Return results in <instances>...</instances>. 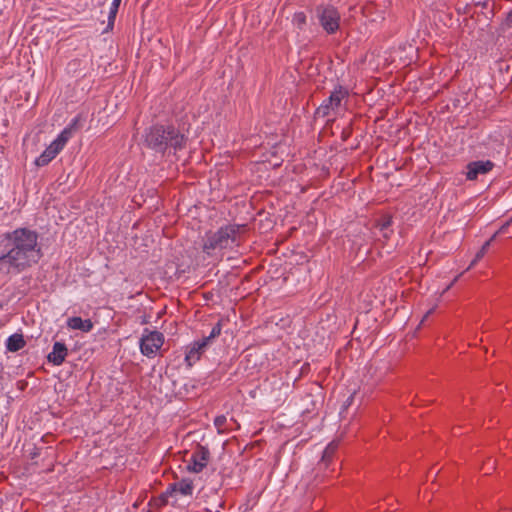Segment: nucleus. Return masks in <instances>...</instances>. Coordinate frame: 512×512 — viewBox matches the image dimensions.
<instances>
[{"label": "nucleus", "mask_w": 512, "mask_h": 512, "mask_svg": "<svg viewBox=\"0 0 512 512\" xmlns=\"http://www.w3.org/2000/svg\"><path fill=\"white\" fill-rule=\"evenodd\" d=\"M145 143L149 148L164 155L166 152L175 153L182 149L185 137L173 126H154L146 133Z\"/></svg>", "instance_id": "2"}, {"label": "nucleus", "mask_w": 512, "mask_h": 512, "mask_svg": "<svg viewBox=\"0 0 512 512\" xmlns=\"http://www.w3.org/2000/svg\"><path fill=\"white\" fill-rule=\"evenodd\" d=\"M7 252L0 256V274H19L37 263L41 257L38 235L27 228H18L3 235Z\"/></svg>", "instance_id": "1"}, {"label": "nucleus", "mask_w": 512, "mask_h": 512, "mask_svg": "<svg viewBox=\"0 0 512 512\" xmlns=\"http://www.w3.org/2000/svg\"><path fill=\"white\" fill-rule=\"evenodd\" d=\"M80 118L76 117L72 122L58 135L65 136V143L72 137L73 133L79 129Z\"/></svg>", "instance_id": "16"}, {"label": "nucleus", "mask_w": 512, "mask_h": 512, "mask_svg": "<svg viewBox=\"0 0 512 512\" xmlns=\"http://www.w3.org/2000/svg\"><path fill=\"white\" fill-rule=\"evenodd\" d=\"M459 277L460 275L456 276L454 280L450 283V285L447 286L446 290L450 289L454 285V283L459 279Z\"/></svg>", "instance_id": "28"}, {"label": "nucleus", "mask_w": 512, "mask_h": 512, "mask_svg": "<svg viewBox=\"0 0 512 512\" xmlns=\"http://www.w3.org/2000/svg\"><path fill=\"white\" fill-rule=\"evenodd\" d=\"M67 326L73 330L89 332L93 328V323L90 319L83 320L81 317H71L67 320Z\"/></svg>", "instance_id": "13"}, {"label": "nucleus", "mask_w": 512, "mask_h": 512, "mask_svg": "<svg viewBox=\"0 0 512 512\" xmlns=\"http://www.w3.org/2000/svg\"><path fill=\"white\" fill-rule=\"evenodd\" d=\"M169 493H180L184 496H190L193 493V482L190 479H182L181 481L175 482L170 485Z\"/></svg>", "instance_id": "12"}, {"label": "nucleus", "mask_w": 512, "mask_h": 512, "mask_svg": "<svg viewBox=\"0 0 512 512\" xmlns=\"http://www.w3.org/2000/svg\"><path fill=\"white\" fill-rule=\"evenodd\" d=\"M391 223H392V219L391 217H385L381 223H379V228L382 232H385L390 226H391ZM384 236L387 237V234L384 233Z\"/></svg>", "instance_id": "22"}, {"label": "nucleus", "mask_w": 512, "mask_h": 512, "mask_svg": "<svg viewBox=\"0 0 512 512\" xmlns=\"http://www.w3.org/2000/svg\"><path fill=\"white\" fill-rule=\"evenodd\" d=\"M65 145V136H58L35 160V164L39 167L47 165L58 155Z\"/></svg>", "instance_id": "6"}, {"label": "nucleus", "mask_w": 512, "mask_h": 512, "mask_svg": "<svg viewBox=\"0 0 512 512\" xmlns=\"http://www.w3.org/2000/svg\"><path fill=\"white\" fill-rule=\"evenodd\" d=\"M432 311H433V310H429V311H427V313L425 314V316H424L423 320H424V319H426V318H427V317L432 313Z\"/></svg>", "instance_id": "29"}, {"label": "nucleus", "mask_w": 512, "mask_h": 512, "mask_svg": "<svg viewBox=\"0 0 512 512\" xmlns=\"http://www.w3.org/2000/svg\"><path fill=\"white\" fill-rule=\"evenodd\" d=\"M512 222V218L506 222L504 225H502L498 231H496L492 237L488 240L490 241V244L496 239L497 236L499 235H504V234H508L509 233V226H510V223Z\"/></svg>", "instance_id": "19"}, {"label": "nucleus", "mask_w": 512, "mask_h": 512, "mask_svg": "<svg viewBox=\"0 0 512 512\" xmlns=\"http://www.w3.org/2000/svg\"><path fill=\"white\" fill-rule=\"evenodd\" d=\"M481 258H477V254L475 255V258L472 260L471 264L469 265L468 269L473 267Z\"/></svg>", "instance_id": "26"}, {"label": "nucleus", "mask_w": 512, "mask_h": 512, "mask_svg": "<svg viewBox=\"0 0 512 512\" xmlns=\"http://www.w3.org/2000/svg\"><path fill=\"white\" fill-rule=\"evenodd\" d=\"M505 25L507 27H512V10L509 12V14L506 17Z\"/></svg>", "instance_id": "25"}, {"label": "nucleus", "mask_w": 512, "mask_h": 512, "mask_svg": "<svg viewBox=\"0 0 512 512\" xmlns=\"http://www.w3.org/2000/svg\"><path fill=\"white\" fill-rule=\"evenodd\" d=\"M490 247V241H486L481 249L477 252V258H482Z\"/></svg>", "instance_id": "24"}, {"label": "nucleus", "mask_w": 512, "mask_h": 512, "mask_svg": "<svg viewBox=\"0 0 512 512\" xmlns=\"http://www.w3.org/2000/svg\"><path fill=\"white\" fill-rule=\"evenodd\" d=\"M322 27L330 34L334 33L339 28L340 15L338 11L331 7H325L319 14Z\"/></svg>", "instance_id": "8"}, {"label": "nucleus", "mask_w": 512, "mask_h": 512, "mask_svg": "<svg viewBox=\"0 0 512 512\" xmlns=\"http://www.w3.org/2000/svg\"><path fill=\"white\" fill-rule=\"evenodd\" d=\"M140 340V350L144 356L153 357L164 343V336L158 331L145 330Z\"/></svg>", "instance_id": "5"}, {"label": "nucleus", "mask_w": 512, "mask_h": 512, "mask_svg": "<svg viewBox=\"0 0 512 512\" xmlns=\"http://www.w3.org/2000/svg\"><path fill=\"white\" fill-rule=\"evenodd\" d=\"M68 349L62 342H55L52 351L48 354L47 358L53 365H61L67 356Z\"/></svg>", "instance_id": "11"}, {"label": "nucleus", "mask_w": 512, "mask_h": 512, "mask_svg": "<svg viewBox=\"0 0 512 512\" xmlns=\"http://www.w3.org/2000/svg\"><path fill=\"white\" fill-rule=\"evenodd\" d=\"M338 446H339L338 441H332L331 443L328 444V446L323 451V455H322V458L320 461V466H324L325 468L328 467V464L330 463L335 452L337 451Z\"/></svg>", "instance_id": "15"}, {"label": "nucleus", "mask_w": 512, "mask_h": 512, "mask_svg": "<svg viewBox=\"0 0 512 512\" xmlns=\"http://www.w3.org/2000/svg\"><path fill=\"white\" fill-rule=\"evenodd\" d=\"M293 24L298 29H303L304 25L306 24V15L303 12H297L293 16Z\"/></svg>", "instance_id": "18"}, {"label": "nucleus", "mask_w": 512, "mask_h": 512, "mask_svg": "<svg viewBox=\"0 0 512 512\" xmlns=\"http://www.w3.org/2000/svg\"><path fill=\"white\" fill-rule=\"evenodd\" d=\"M347 96V92L341 87L334 90L328 99L316 109L315 115L317 117L325 118L335 114L341 106L342 100Z\"/></svg>", "instance_id": "4"}, {"label": "nucleus", "mask_w": 512, "mask_h": 512, "mask_svg": "<svg viewBox=\"0 0 512 512\" xmlns=\"http://www.w3.org/2000/svg\"><path fill=\"white\" fill-rule=\"evenodd\" d=\"M210 452L204 446H197L196 450L192 453L191 459L187 465V469L193 473H199L207 466Z\"/></svg>", "instance_id": "7"}, {"label": "nucleus", "mask_w": 512, "mask_h": 512, "mask_svg": "<svg viewBox=\"0 0 512 512\" xmlns=\"http://www.w3.org/2000/svg\"><path fill=\"white\" fill-rule=\"evenodd\" d=\"M208 346L209 345L203 339L195 341L190 346H188L185 356V361L187 362L188 366H192L194 363H196Z\"/></svg>", "instance_id": "10"}, {"label": "nucleus", "mask_w": 512, "mask_h": 512, "mask_svg": "<svg viewBox=\"0 0 512 512\" xmlns=\"http://www.w3.org/2000/svg\"><path fill=\"white\" fill-rule=\"evenodd\" d=\"M227 419L224 415L217 416L214 420V425L218 429L219 433L224 432V425L226 423Z\"/></svg>", "instance_id": "21"}, {"label": "nucleus", "mask_w": 512, "mask_h": 512, "mask_svg": "<svg viewBox=\"0 0 512 512\" xmlns=\"http://www.w3.org/2000/svg\"><path fill=\"white\" fill-rule=\"evenodd\" d=\"M120 2H121V0H113L112 6L110 8L109 16H108L109 26H111V24L113 23V21L116 17Z\"/></svg>", "instance_id": "20"}, {"label": "nucleus", "mask_w": 512, "mask_h": 512, "mask_svg": "<svg viewBox=\"0 0 512 512\" xmlns=\"http://www.w3.org/2000/svg\"><path fill=\"white\" fill-rule=\"evenodd\" d=\"M221 323L218 322L211 330L210 334L206 337L203 338V340L208 344L210 345L212 343V341L218 337L221 333Z\"/></svg>", "instance_id": "17"}, {"label": "nucleus", "mask_w": 512, "mask_h": 512, "mask_svg": "<svg viewBox=\"0 0 512 512\" xmlns=\"http://www.w3.org/2000/svg\"><path fill=\"white\" fill-rule=\"evenodd\" d=\"M224 505V502L222 500H219L216 505H210L206 507L207 512H221V509Z\"/></svg>", "instance_id": "23"}, {"label": "nucleus", "mask_w": 512, "mask_h": 512, "mask_svg": "<svg viewBox=\"0 0 512 512\" xmlns=\"http://www.w3.org/2000/svg\"><path fill=\"white\" fill-rule=\"evenodd\" d=\"M481 258H477V254L475 255V258L472 260L471 264L469 265L468 269L473 267Z\"/></svg>", "instance_id": "27"}, {"label": "nucleus", "mask_w": 512, "mask_h": 512, "mask_svg": "<svg viewBox=\"0 0 512 512\" xmlns=\"http://www.w3.org/2000/svg\"><path fill=\"white\" fill-rule=\"evenodd\" d=\"M26 342L22 334L15 333L6 341V348L10 352H17L25 346Z\"/></svg>", "instance_id": "14"}, {"label": "nucleus", "mask_w": 512, "mask_h": 512, "mask_svg": "<svg viewBox=\"0 0 512 512\" xmlns=\"http://www.w3.org/2000/svg\"><path fill=\"white\" fill-rule=\"evenodd\" d=\"M494 167L490 160L473 161L467 165L466 177L468 180H476L480 175L489 173Z\"/></svg>", "instance_id": "9"}, {"label": "nucleus", "mask_w": 512, "mask_h": 512, "mask_svg": "<svg viewBox=\"0 0 512 512\" xmlns=\"http://www.w3.org/2000/svg\"><path fill=\"white\" fill-rule=\"evenodd\" d=\"M238 228L234 226H226L220 228L217 232L206 235L203 244V250L210 253L212 250L225 249L236 241Z\"/></svg>", "instance_id": "3"}]
</instances>
